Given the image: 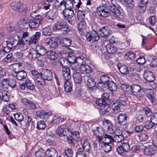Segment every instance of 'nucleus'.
Here are the masks:
<instances>
[{"mask_svg":"<svg viewBox=\"0 0 157 157\" xmlns=\"http://www.w3.org/2000/svg\"><path fill=\"white\" fill-rule=\"evenodd\" d=\"M113 2V6L110 5L109 3H106L103 4L102 6L98 7V14L99 16L105 17H108L110 14V12L112 13L113 16L115 18H117L120 15L121 11L120 8L116 7L121 4V0H112Z\"/></svg>","mask_w":157,"mask_h":157,"instance_id":"f257e3e1","label":"nucleus"},{"mask_svg":"<svg viewBox=\"0 0 157 157\" xmlns=\"http://www.w3.org/2000/svg\"><path fill=\"white\" fill-rule=\"evenodd\" d=\"M80 71L82 73L86 74L88 77L86 84L89 89L96 86V82L93 78L90 77L91 74L94 73L93 70L89 65L82 64L79 67Z\"/></svg>","mask_w":157,"mask_h":157,"instance_id":"f03ea898","label":"nucleus"},{"mask_svg":"<svg viewBox=\"0 0 157 157\" xmlns=\"http://www.w3.org/2000/svg\"><path fill=\"white\" fill-rule=\"evenodd\" d=\"M126 100L127 98L124 96L119 97L118 101L113 103L112 105L113 113H116L120 112L122 106L125 105Z\"/></svg>","mask_w":157,"mask_h":157,"instance_id":"7ed1b4c3","label":"nucleus"},{"mask_svg":"<svg viewBox=\"0 0 157 157\" xmlns=\"http://www.w3.org/2000/svg\"><path fill=\"white\" fill-rule=\"evenodd\" d=\"M98 141L99 145H102V144H110L113 143L115 140L111 135L105 134L104 137H102L99 135H97Z\"/></svg>","mask_w":157,"mask_h":157,"instance_id":"20e7f679","label":"nucleus"},{"mask_svg":"<svg viewBox=\"0 0 157 157\" xmlns=\"http://www.w3.org/2000/svg\"><path fill=\"white\" fill-rule=\"evenodd\" d=\"M39 16L38 18H33L29 21V28L31 29L35 30L37 29L40 24V21Z\"/></svg>","mask_w":157,"mask_h":157,"instance_id":"39448f33","label":"nucleus"},{"mask_svg":"<svg viewBox=\"0 0 157 157\" xmlns=\"http://www.w3.org/2000/svg\"><path fill=\"white\" fill-rule=\"evenodd\" d=\"M127 116L125 113H120L117 117V120L118 124L124 126L127 124Z\"/></svg>","mask_w":157,"mask_h":157,"instance_id":"423d86ee","label":"nucleus"},{"mask_svg":"<svg viewBox=\"0 0 157 157\" xmlns=\"http://www.w3.org/2000/svg\"><path fill=\"white\" fill-rule=\"evenodd\" d=\"M41 75L44 80H47L50 81L53 78V75L52 71L48 69L43 70L41 73Z\"/></svg>","mask_w":157,"mask_h":157,"instance_id":"0eeeda50","label":"nucleus"},{"mask_svg":"<svg viewBox=\"0 0 157 157\" xmlns=\"http://www.w3.org/2000/svg\"><path fill=\"white\" fill-rule=\"evenodd\" d=\"M99 31L101 36L103 37H108L111 33V32L107 27H103L99 29Z\"/></svg>","mask_w":157,"mask_h":157,"instance_id":"6e6552de","label":"nucleus"},{"mask_svg":"<svg viewBox=\"0 0 157 157\" xmlns=\"http://www.w3.org/2000/svg\"><path fill=\"white\" fill-rule=\"evenodd\" d=\"M11 8L13 10L18 13H21L23 10L22 5L18 2H13L10 5Z\"/></svg>","mask_w":157,"mask_h":157,"instance_id":"1a4fd4ad","label":"nucleus"},{"mask_svg":"<svg viewBox=\"0 0 157 157\" xmlns=\"http://www.w3.org/2000/svg\"><path fill=\"white\" fill-rule=\"evenodd\" d=\"M144 151L146 155H153L156 153V148L153 145H149L145 147Z\"/></svg>","mask_w":157,"mask_h":157,"instance_id":"9d476101","label":"nucleus"},{"mask_svg":"<svg viewBox=\"0 0 157 157\" xmlns=\"http://www.w3.org/2000/svg\"><path fill=\"white\" fill-rule=\"evenodd\" d=\"M118 69L121 73L123 75H127L129 74V71L127 67L124 64L119 63L117 65Z\"/></svg>","mask_w":157,"mask_h":157,"instance_id":"9b49d317","label":"nucleus"},{"mask_svg":"<svg viewBox=\"0 0 157 157\" xmlns=\"http://www.w3.org/2000/svg\"><path fill=\"white\" fill-rule=\"evenodd\" d=\"M22 102L26 107L31 109H35L36 108L35 104L26 98H23L22 100Z\"/></svg>","mask_w":157,"mask_h":157,"instance_id":"f8f14e48","label":"nucleus"},{"mask_svg":"<svg viewBox=\"0 0 157 157\" xmlns=\"http://www.w3.org/2000/svg\"><path fill=\"white\" fill-rule=\"evenodd\" d=\"M144 76L146 80L149 82L153 81L155 79L152 72L148 71H146L144 72Z\"/></svg>","mask_w":157,"mask_h":157,"instance_id":"ddd939ff","label":"nucleus"},{"mask_svg":"<svg viewBox=\"0 0 157 157\" xmlns=\"http://www.w3.org/2000/svg\"><path fill=\"white\" fill-rule=\"evenodd\" d=\"M63 13L64 17L68 19L71 18L75 15L72 9H65L63 10Z\"/></svg>","mask_w":157,"mask_h":157,"instance_id":"4468645a","label":"nucleus"},{"mask_svg":"<svg viewBox=\"0 0 157 157\" xmlns=\"http://www.w3.org/2000/svg\"><path fill=\"white\" fill-rule=\"evenodd\" d=\"M35 49L40 56L46 54L47 52L46 48L43 46L40 45H37Z\"/></svg>","mask_w":157,"mask_h":157,"instance_id":"2eb2a0df","label":"nucleus"},{"mask_svg":"<svg viewBox=\"0 0 157 157\" xmlns=\"http://www.w3.org/2000/svg\"><path fill=\"white\" fill-rule=\"evenodd\" d=\"M36 114L38 117L43 119H48L50 116L48 112L43 110L38 111Z\"/></svg>","mask_w":157,"mask_h":157,"instance_id":"dca6fc26","label":"nucleus"},{"mask_svg":"<svg viewBox=\"0 0 157 157\" xmlns=\"http://www.w3.org/2000/svg\"><path fill=\"white\" fill-rule=\"evenodd\" d=\"M16 73V77L17 79L18 80H21L25 79L27 77V74L25 71L22 70L21 71H15Z\"/></svg>","mask_w":157,"mask_h":157,"instance_id":"f3484780","label":"nucleus"},{"mask_svg":"<svg viewBox=\"0 0 157 157\" xmlns=\"http://www.w3.org/2000/svg\"><path fill=\"white\" fill-rule=\"evenodd\" d=\"M46 155L48 157H57L58 154L55 149L51 148L48 149L46 151Z\"/></svg>","mask_w":157,"mask_h":157,"instance_id":"a211bd4d","label":"nucleus"},{"mask_svg":"<svg viewBox=\"0 0 157 157\" xmlns=\"http://www.w3.org/2000/svg\"><path fill=\"white\" fill-rule=\"evenodd\" d=\"M73 77L76 83H80L82 82V76L79 72H75L73 74Z\"/></svg>","mask_w":157,"mask_h":157,"instance_id":"6ab92c4d","label":"nucleus"},{"mask_svg":"<svg viewBox=\"0 0 157 157\" xmlns=\"http://www.w3.org/2000/svg\"><path fill=\"white\" fill-rule=\"evenodd\" d=\"M107 52L109 54H113L117 51V48L113 44H108L106 46Z\"/></svg>","mask_w":157,"mask_h":157,"instance_id":"aec40b11","label":"nucleus"},{"mask_svg":"<svg viewBox=\"0 0 157 157\" xmlns=\"http://www.w3.org/2000/svg\"><path fill=\"white\" fill-rule=\"evenodd\" d=\"M83 150L85 151L89 152L91 150V147L90 143L87 141H82L81 143Z\"/></svg>","mask_w":157,"mask_h":157,"instance_id":"412c9836","label":"nucleus"},{"mask_svg":"<svg viewBox=\"0 0 157 157\" xmlns=\"http://www.w3.org/2000/svg\"><path fill=\"white\" fill-rule=\"evenodd\" d=\"M65 23L63 21H59L55 24L53 29L55 30H62V28L65 26Z\"/></svg>","mask_w":157,"mask_h":157,"instance_id":"4be33fe9","label":"nucleus"},{"mask_svg":"<svg viewBox=\"0 0 157 157\" xmlns=\"http://www.w3.org/2000/svg\"><path fill=\"white\" fill-rule=\"evenodd\" d=\"M64 0H56L54 6L55 8L58 10L61 11L63 7H64Z\"/></svg>","mask_w":157,"mask_h":157,"instance_id":"5701e85b","label":"nucleus"},{"mask_svg":"<svg viewBox=\"0 0 157 157\" xmlns=\"http://www.w3.org/2000/svg\"><path fill=\"white\" fill-rule=\"evenodd\" d=\"M148 0H140L141 3L139 4L138 7L141 13L144 12L146 10L147 5L148 4Z\"/></svg>","mask_w":157,"mask_h":157,"instance_id":"b1692460","label":"nucleus"},{"mask_svg":"<svg viewBox=\"0 0 157 157\" xmlns=\"http://www.w3.org/2000/svg\"><path fill=\"white\" fill-rule=\"evenodd\" d=\"M16 48L17 49L18 51H23L26 50V45L22 40L20 39L18 40V44H17Z\"/></svg>","mask_w":157,"mask_h":157,"instance_id":"393cba45","label":"nucleus"},{"mask_svg":"<svg viewBox=\"0 0 157 157\" xmlns=\"http://www.w3.org/2000/svg\"><path fill=\"white\" fill-rule=\"evenodd\" d=\"M46 54L47 58L52 60H56L58 57V56L56 52L52 51L47 52Z\"/></svg>","mask_w":157,"mask_h":157,"instance_id":"a878e982","label":"nucleus"},{"mask_svg":"<svg viewBox=\"0 0 157 157\" xmlns=\"http://www.w3.org/2000/svg\"><path fill=\"white\" fill-rule=\"evenodd\" d=\"M18 43V40L14 39H11L6 41V44H7L12 48L14 47L16 48Z\"/></svg>","mask_w":157,"mask_h":157,"instance_id":"bb28decb","label":"nucleus"},{"mask_svg":"<svg viewBox=\"0 0 157 157\" xmlns=\"http://www.w3.org/2000/svg\"><path fill=\"white\" fill-rule=\"evenodd\" d=\"M106 85L109 90L111 92L115 91L117 89V85L113 81H109Z\"/></svg>","mask_w":157,"mask_h":157,"instance_id":"cd10ccee","label":"nucleus"},{"mask_svg":"<svg viewBox=\"0 0 157 157\" xmlns=\"http://www.w3.org/2000/svg\"><path fill=\"white\" fill-rule=\"evenodd\" d=\"M85 17L84 12L82 10H79L77 12V18L78 20L81 21L79 25H82L83 23V21L84 20Z\"/></svg>","mask_w":157,"mask_h":157,"instance_id":"c85d7f7f","label":"nucleus"},{"mask_svg":"<svg viewBox=\"0 0 157 157\" xmlns=\"http://www.w3.org/2000/svg\"><path fill=\"white\" fill-rule=\"evenodd\" d=\"M100 113L102 114H104L106 113L109 112L111 110H113L112 108L109 107L108 105H106L100 108Z\"/></svg>","mask_w":157,"mask_h":157,"instance_id":"c756f323","label":"nucleus"},{"mask_svg":"<svg viewBox=\"0 0 157 157\" xmlns=\"http://www.w3.org/2000/svg\"><path fill=\"white\" fill-rule=\"evenodd\" d=\"M58 62L62 67L65 66H69V64L68 63V61L67 59L64 57L60 58L59 59Z\"/></svg>","mask_w":157,"mask_h":157,"instance_id":"7c9ffc66","label":"nucleus"},{"mask_svg":"<svg viewBox=\"0 0 157 157\" xmlns=\"http://www.w3.org/2000/svg\"><path fill=\"white\" fill-rule=\"evenodd\" d=\"M26 87L27 89L30 90H33L35 88V86L32 81L29 79L26 80Z\"/></svg>","mask_w":157,"mask_h":157,"instance_id":"2f4dec72","label":"nucleus"},{"mask_svg":"<svg viewBox=\"0 0 157 157\" xmlns=\"http://www.w3.org/2000/svg\"><path fill=\"white\" fill-rule=\"evenodd\" d=\"M107 132L110 133V134H112L114 132V135H115V136H117L122 134V131L120 129H117L114 132L113 130L110 127L107 129Z\"/></svg>","mask_w":157,"mask_h":157,"instance_id":"473e14b6","label":"nucleus"},{"mask_svg":"<svg viewBox=\"0 0 157 157\" xmlns=\"http://www.w3.org/2000/svg\"><path fill=\"white\" fill-rule=\"evenodd\" d=\"M65 90L67 92H70L72 90V86L69 81L64 82Z\"/></svg>","mask_w":157,"mask_h":157,"instance_id":"72a5a7b5","label":"nucleus"},{"mask_svg":"<svg viewBox=\"0 0 157 157\" xmlns=\"http://www.w3.org/2000/svg\"><path fill=\"white\" fill-rule=\"evenodd\" d=\"M46 155V151L42 148L39 149L35 152L36 157H44Z\"/></svg>","mask_w":157,"mask_h":157,"instance_id":"f704fd0d","label":"nucleus"},{"mask_svg":"<svg viewBox=\"0 0 157 157\" xmlns=\"http://www.w3.org/2000/svg\"><path fill=\"white\" fill-rule=\"evenodd\" d=\"M29 57L33 60L40 57L39 55L36 52L35 49L31 50L29 53Z\"/></svg>","mask_w":157,"mask_h":157,"instance_id":"c9c22d12","label":"nucleus"},{"mask_svg":"<svg viewBox=\"0 0 157 157\" xmlns=\"http://www.w3.org/2000/svg\"><path fill=\"white\" fill-rule=\"evenodd\" d=\"M42 34L46 36H49L52 35V29L48 27H45L42 29Z\"/></svg>","mask_w":157,"mask_h":157,"instance_id":"e433bc0d","label":"nucleus"},{"mask_svg":"<svg viewBox=\"0 0 157 157\" xmlns=\"http://www.w3.org/2000/svg\"><path fill=\"white\" fill-rule=\"evenodd\" d=\"M140 88L141 87L137 84H133L131 86L132 92L134 95L140 90Z\"/></svg>","mask_w":157,"mask_h":157,"instance_id":"4c0bfd02","label":"nucleus"},{"mask_svg":"<svg viewBox=\"0 0 157 157\" xmlns=\"http://www.w3.org/2000/svg\"><path fill=\"white\" fill-rule=\"evenodd\" d=\"M63 154L65 157H72L73 151L71 149L67 148L65 150Z\"/></svg>","mask_w":157,"mask_h":157,"instance_id":"58836bf2","label":"nucleus"},{"mask_svg":"<svg viewBox=\"0 0 157 157\" xmlns=\"http://www.w3.org/2000/svg\"><path fill=\"white\" fill-rule=\"evenodd\" d=\"M65 9H71L73 5L71 0H64Z\"/></svg>","mask_w":157,"mask_h":157,"instance_id":"ea45409f","label":"nucleus"},{"mask_svg":"<svg viewBox=\"0 0 157 157\" xmlns=\"http://www.w3.org/2000/svg\"><path fill=\"white\" fill-rule=\"evenodd\" d=\"M130 76L132 78V80L134 81H138L140 79V75L136 72H131L130 74Z\"/></svg>","mask_w":157,"mask_h":157,"instance_id":"a19ab883","label":"nucleus"},{"mask_svg":"<svg viewBox=\"0 0 157 157\" xmlns=\"http://www.w3.org/2000/svg\"><path fill=\"white\" fill-rule=\"evenodd\" d=\"M8 83H9L8 78L3 79L1 82L2 87L3 89H8Z\"/></svg>","mask_w":157,"mask_h":157,"instance_id":"79ce46f5","label":"nucleus"},{"mask_svg":"<svg viewBox=\"0 0 157 157\" xmlns=\"http://www.w3.org/2000/svg\"><path fill=\"white\" fill-rule=\"evenodd\" d=\"M46 127L45 123L43 121H38L37 124V128L38 129H44Z\"/></svg>","mask_w":157,"mask_h":157,"instance_id":"37998d69","label":"nucleus"},{"mask_svg":"<svg viewBox=\"0 0 157 157\" xmlns=\"http://www.w3.org/2000/svg\"><path fill=\"white\" fill-rule=\"evenodd\" d=\"M8 89L14 88L16 86V81L13 79H8Z\"/></svg>","mask_w":157,"mask_h":157,"instance_id":"c03bdc74","label":"nucleus"},{"mask_svg":"<svg viewBox=\"0 0 157 157\" xmlns=\"http://www.w3.org/2000/svg\"><path fill=\"white\" fill-rule=\"evenodd\" d=\"M104 151L106 153L109 152L111 150L112 147L108 144H102Z\"/></svg>","mask_w":157,"mask_h":157,"instance_id":"a18cd8bd","label":"nucleus"},{"mask_svg":"<svg viewBox=\"0 0 157 157\" xmlns=\"http://www.w3.org/2000/svg\"><path fill=\"white\" fill-rule=\"evenodd\" d=\"M155 125L153 122L150 120L147 121L146 122V124L144 127L147 129H149L152 128Z\"/></svg>","mask_w":157,"mask_h":157,"instance_id":"49530a36","label":"nucleus"},{"mask_svg":"<svg viewBox=\"0 0 157 157\" xmlns=\"http://www.w3.org/2000/svg\"><path fill=\"white\" fill-rule=\"evenodd\" d=\"M67 60L68 61V63H69V64H74V63H76L77 61L76 58L75 56H68Z\"/></svg>","mask_w":157,"mask_h":157,"instance_id":"de8ad7c7","label":"nucleus"},{"mask_svg":"<svg viewBox=\"0 0 157 157\" xmlns=\"http://www.w3.org/2000/svg\"><path fill=\"white\" fill-rule=\"evenodd\" d=\"M109 77L105 75H103L100 77L101 81L106 84L109 81Z\"/></svg>","mask_w":157,"mask_h":157,"instance_id":"09e8293b","label":"nucleus"},{"mask_svg":"<svg viewBox=\"0 0 157 157\" xmlns=\"http://www.w3.org/2000/svg\"><path fill=\"white\" fill-rule=\"evenodd\" d=\"M2 99L5 101L8 102L10 99L8 95V93L5 90H4L2 93Z\"/></svg>","mask_w":157,"mask_h":157,"instance_id":"8fccbe9b","label":"nucleus"},{"mask_svg":"<svg viewBox=\"0 0 157 157\" xmlns=\"http://www.w3.org/2000/svg\"><path fill=\"white\" fill-rule=\"evenodd\" d=\"M70 134L68 136H67V138H65V140H66L69 144H72L75 141H76L75 138L73 137Z\"/></svg>","mask_w":157,"mask_h":157,"instance_id":"3c124183","label":"nucleus"},{"mask_svg":"<svg viewBox=\"0 0 157 157\" xmlns=\"http://www.w3.org/2000/svg\"><path fill=\"white\" fill-rule=\"evenodd\" d=\"M36 80L38 82V84L40 85H44L46 83V82H45L44 78L42 77V75H40V76H38V77H37L36 78Z\"/></svg>","mask_w":157,"mask_h":157,"instance_id":"603ef678","label":"nucleus"},{"mask_svg":"<svg viewBox=\"0 0 157 157\" xmlns=\"http://www.w3.org/2000/svg\"><path fill=\"white\" fill-rule=\"evenodd\" d=\"M96 103L101 107L106 105L107 103L105 100L103 99L102 98L97 100L96 101Z\"/></svg>","mask_w":157,"mask_h":157,"instance_id":"864d4df0","label":"nucleus"},{"mask_svg":"<svg viewBox=\"0 0 157 157\" xmlns=\"http://www.w3.org/2000/svg\"><path fill=\"white\" fill-rule=\"evenodd\" d=\"M6 46L2 48L1 52L2 53L5 54L9 52L12 48L10 46L6 44Z\"/></svg>","mask_w":157,"mask_h":157,"instance_id":"5fc2aeb1","label":"nucleus"},{"mask_svg":"<svg viewBox=\"0 0 157 157\" xmlns=\"http://www.w3.org/2000/svg\"><path fill=\"white\" fill-rule=\"evenodd\" d=\"M55 14L53 11H51L48 12L47 15V18L48 20H53L55 18Z\"/></svg>","mask_w":157,"mask_h":157,"instance_id":"6e6d98bb","label":"nucleus"},{"mask_svg":"<svg viewBox=\"0 0 157 157\" xmlns=\"http://www.w3.org/2000/svg\"><path fill=\"white\" fill-rule=\"evenodd\" d=\"M84 38L88 41H90L93 39V36L90 33L87 32L85 33Z\"/></svg>","mask_w":157,"mask_h":157,"instance_id":"4d7b16f0","label":"nucleus"},{"mask_svg":"<svg viewBox=\"0 0 157 157\" xmlns=\"http://www.w3.org/2000/svg\"><path fill=\"white\" fill-rule=\"evenodd\" d=\"M63 77L64 82L69 81L71 78L70 72L63 74Z\"/></svg>","mask_w":157,"mask_h":157,"instance_id":"13d9d810","label":"nucleus"},{"mask_svg":"<svg viewBox=\"0 0 157 157\" xmlns=\"http://www.w3.org/2000/svg\"><path fill=\"white\" fill-rule=\"evenodd\" d=\"M144 112L145 113V114L146 115L147 117H150L152 115V112L151 109L147 107H145L144 108Z\"/></svg>","mask_w":157,"mask_h":157,"instance_id":"bf43d9fd","label":"nucleus"},{"mask_svg":"<svg viewBox=\"0 0 157 157\" xmlns=\"http://www.w3.org/2000/svg\"><path fill=\"white\" fill-rule=\"evenodd\" d=\"M15 119L19 122H21L23 120V117L22 114L18 113H16L14 116Z\"/></svg>","mask_w":157,"mask_h":157,"instance_id":"052dcab7","label":"nucleus"},{"mask_svg":"<svg viewBox=\"0 0 157 157\" xmlns=\"http://www.w3.org/2000/svg\"><path fill=\"white\" fill-rule=\"evenodd\" d=\"M115 142L119 143L123 140L124 139V136L121 134L117 136H114Z\"/></svg>","mask_w":157,"mask_h":157,"instance_id":"680f3d73","label":"nucleus"},{"mask_svg":"<svg viewBox=\"0 0 157 157\" xmlns=\"http://www.w3.org/2000/svg\"><path fill=\"white\" fill-rule=\"evenodd\" d=\"M123 150L126 152L130 151V147L128 143H123L121 145Z\"/></svg>","mask_w":157,"mask_h":157,"instance_id":"e2e57ef3","label":"nucleus"},{"mask_svg":"<svg viewBox=\"0 0 157 157\" xmlns=\"http://www.w3.org/2000/svg\"><path fill=\"white\" fill-rule=\"evenodd\" d=\"M71 29L68 27L65 24V26L62 28V33L64 34H67L69 32L71 31Z\"/></svg>","mask_w":157,"mask_h":157,"instance_id":"0e129e2a","label":"nucleus"},{"mask_svg":"<svg viewBox=\"0 0 157 157\" xmlns=\"http://www.w3.org/2000/svg\"><path fill=\"white\" fill-rule=\"evenodd\" d=\"M27 41L29 42V44H36L38 41L33 36L29 38Z\"/></svg>","mask_w":157,"mask_h":157,"instance_id":"69168bd1","label":"nucleus"},{"mask_svg":"<svg viewBox=\"0 0 157 157\" xmlns=\"http://www.w3.org/2000/svg\"><path fill=\"white\" fill-rule=\"evenodd\" d=\"M27 41L29 42V44H36L38 41L33 36L29 38Z\"/></svg>","mask_w":157,"mask_h":157,"instance_id":"338daca9","label":"nucleus"},{"mask_svg":"<svg viewBox=\"0 0 157 157\" xmlns=\"http://www.w3.org/2000/svg\"><path fill=\"white\" fill-rule=\"evenodd\" d=\"M150 120L155 124H157V113H155L154 114L151 116Z\"/></svg>","mask_w":157,"mask_h":157,"instance_id":"774afa93","label":"nucleus"}]
</instances>
